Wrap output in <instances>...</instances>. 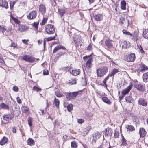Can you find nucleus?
<instances>
[{
    "mask_svg": "<svg viewBox=\"0 0 148 148\" xmlns=\"http://www.w3.org/2000/svg\"><path fill=\"white\" fill-rule=\"evenodd\" d=\"M108 68L106 66H102L98 68L97 70V75L98 77H102L107 72Z\"/></svg>",
    "mask_w": 148,
    "mask_h": 148,
    "instance_id": "1",
    "label": "nucleus"
},
{
    "mask_svg": "<svg viewBox=\"0 0 148 148\" xmlns=\"http://www.w3.org/2000/svg\"><path fill=\"white\" fill-rule=\"evenodd\" d=\"M73 40L75 45L76 46L80 45L82 44V39L81 36L79 35H75L73 37Z\"/></svg>",
    "mask_w": 148,
    "mask_h": 148,
    "instance_id": "2",
    "label": "nucleus"
},
{
    "mask_svg": "<svg viewBox=\"0 0 148 148\" xmlns=\"http://www.w3.org/2000/svg\"><path fill=\"white\" fill-rule=\"evenodd\" d=\"M83 59L84 61H86L87 59H88L86 63V67L88 69L90 68L92 66V63L93 62L92 58H90L88 56H86L83 57Z\"/></svg>",
    "mask_w": 148,
    "mask_h": 148,
    "instance_id": "3",
    "label": "nucleus"
},
{
    "mask_svg": "<svg viewBox=\"0 0 148 148\" xmlns=\"http://www.w3.org/2000/svg\"><path fill=\"white\" fill-rule=\"evenodd\" d=\"M45 31L47 34H53L55 32L54 26L51 24L47 25L45 27Z\"/></svg>",
    "mask_w": 148,
    "mask_h": 148,
    "instance_id": "4",
    "label": "nucleus"
},
{
    "mask_svg": "<svg viewBox=\"0 0 148 148\" xmlns=\"http://www.w3.org/2000/svg\"><path fill=\"white\" fill-rule=\"evenodd\" d=\"M22 60L28 62H32L35 60V58L32 56L28 55H25L22 56L21 57Z\"/></svg>",
    "mask_w": 148,
    "mask_h": 148,
    "instance_id": "5",
    "label": "nucleus"
},
{
    "mask_svg": "<svg viewBox=\"0 0 148 148\" xmlns=\"http://www.w3.org/2000/svg\"><path fill=\"white\" fill-rule=\"evenodd\" d=\"M135 55L134 53H131L125 56L124 58V60L127 62H133L135 60Z\"/></svg>",
    "mask_w": 148,
    "mask_h": 148,
    "instance_id": "6",
    "label": "nucleus"
},
{
    "mask_svg": "<svg viewBox=\"0 0 148 148\" xmlns=\"http://www.w3.org/2000/svg\"><path fill=\"white\" fill-rule=\"evenodd\" d=\"M79 92H73L72 93H67L66 95V98L69 100L75 98L78 95Z\"/></svg>",
    "mask_w": 148,
    "mask_h": 148,
    "instance_id": "7",
    "label": "nucleus"
},
{
    "mask_svg": "<svg viewBox=\"0 0 148 148\" xmlns=\"http://www.w3.org/2000/svg\"><path fill=\"white\" fill-rule=\"evenodd\" d=\"M138 103L143 106H146L147 105V100L144 98H140L138 101Z\"/></svg>",
    "mask_w": 148,
    "mask_h": 148,
    "instance_id": "8",
    "label": "nucleus"
},
{
    "mask_svg": "<svg viewBox=\"0 0 148 148\" xmlns=\"http://www.w3.org/2000/svg\"><path fill=\"white\" fill-rule=\"evenodd\" d=\"M37 16V12L35 10L32 11L30 12L28 15H27V18L29 19H34Z\"/></svg>",
    "mask_w": 148,
    "mask_h": 148,
    "instance_id": "9",
    "label": "nucleus"
},
{
    "mask_svg": "<svg viewBox=\"0 0 148 148\" xmlns=\"http://www.w3.org/2000/svg\"><path fill=\"white\" fill-rule=\"evenodd\" d=\"M132 85H130L126 88L122 90L121 92L122 95V97H123L126 95L129 92L130 90L132 88Z\"/></svg>",
    "mask_w": 148,
    "mask_h": 148,
    "instance_id": "10",
    "label": "nucleus"
},
{
    "mask_svg": "<svg viewBox=\"0 0 148 148\" xmlns=\"http://www.w3.org/2000/svg\"><path fill=\"white\" fill-rule=\"evenodd\" d=\"M139 134L140 137L141 138H143L145 136L147 132L143 128H140L139 130Z\"/></svg>",
    "mask_w": 148,
    "mask_h": 148,
    "instance_id": "11",
    "label": "nucleus"
},
{
    "mask_svg": "<svg viewBox=\"0 0 148 148\" xmlns=\"http://www.w3.org/2000/svg\"><path fill=\"white\" fill-rule=\"evenodd\" d=\"M13 116L11 114L4 115L3 116V119L6 121H9L11 120L13 118Z\"/></svg>",
    "mask_w": 148,
    "mask_h": 148,
    "instance_id": "12",
    "label": "nucleus"
},
{
    "mask_svg": "<svg viewBox=\"0 0 148 148\" xmlns=\"http://www.w3.org/2000/svg\"><path fill=\"white\" fill-rule=\"evenodd\" d=\"M94 19L97 21H101L103 18V16L102 14H98L94 16Z\"/></svg>",
    "mask_w": 148,
    "mask_h": 148,
    "instance_id": "13",
    "label": "nucleus"
},
{
    "mask_svg": "<svg viewBox=\"0 0 148 148\" xmlns=\"http://www.w3.org/2000/svg\"><path fill=\"white\" fill-rule=\"evenodd\" d=\"M2 6L6 9H7L8 7V4L5 0H1L0 1V6Z\"/></svg>",
    "mask_w": 148,
    "mask_h": 148,
    "instance_id": "14",
    "label": "nucleus"
},
{
    "mask_svg": "<svg viewBox=\"0 0 148 148\" xmlns=\"http://www.w3.org/2000/svg\"><path fill=\"white\" fill-rule=\"evenodd\" d=\"M66 50V48L63 46L61 45H57L54 49L53 51V53H55L57 52L58 50L61 49Z\"/></svg>",
    "mask_w": 148,
    "mask_h": 148,
    "instance_id": "15",
    "label": "nucleus"
},
{
    "mask_svg": "<svg viewBox=\"0 0 148 148\" xmlns=\"http://www.w3.org/2000/svg\"><path fill=\"white\" fill-rule=\"evenodd\" d=\"M106 45L109 48H111L113 47L112 41L110 40H107L105 42Z\"/></svg>",
    "mask_w": 148,
    "mask_h": 148,
    "instance_id": "16",
    "label": "nucleus"
},
{
    "mask_svg": "<svg viewBox=\"0 0 148 148\" xmlns=\"http://www.w3.org/2000/svg\"><path fill=\"white\" fill-rule=\"evenodd\" d=\"M113 132L111 128H109L108 129H106V132L105 133V136H111Z\"/></svg>",
    "mask_w": 148,
    "mask_h": 148,
    "instance_id": "17",
    "label": "nucleus"
},
{
    "mask_svg": "<svg viewBox=\"0 0 148 148\" xmlns=\"http://www.w3.org/2000/svg\"><path fill=\"white\" fill-rule=\"evenodd\" d=\"M134 86L140 91H143L144 90L143 87L141 84H135L134 85Z\"/></svg>",
    "mask_w": 148,
    "mask_h": 148,
    "instance_id": "18",
    "label": "nucleus"
},
{
    "mask_svg": "<svg viewBox=\"0 0 148 148\" xmlns=\"http://www.w3.org/2000/svg\"><path fill=\"white\" fill-rule=\"evenodd\" d=\"M121 143L120 145L121 146H126L127 145V142L126 140L124 138L123 135L122 134L121 135Z\"/></svg>",
    "mask_w": 148,
    "mask_h": 148,
    "instance_id": "19",
    "label": "nucleus"
},
{
    "mask_svg": "<svg viewBox=\"0 0 148 148\" xmlns=\"http://www.w3.org/2000/svg\"><path fill=\"white\" fill-rule=\"evenodd\" d=\"M102 99L103 102L108 104L110 105L112 103L111 101L106 97H102Z\"/></svg>",
    "mask_w": 148,
    "mask_h": 148,
    "instance_id": "20",
    "label": "nucleus"
},
{
    "mask_svg": "<svg viewBox=\"0 0 148 148\" xmlns=\"http://www.w3.org/2000/svg\"><path fill=\"white\" fill-rule=\"evenodd\" d=\"M143 79L144 82H148V72L144 73L143 74Z\"/></svg>",
    "mask_w": 148,
    "mask_h": 148,
    "instance_id": "21",
    "label": "nucleus"
},
{
    "mask_svg": "<svg viewBox=\"0 0 148 148\" xmlns=\"http://www.w3.org/2000/svg\"><path fill=\"white\" fill-rule=\"evenodd\" d=\"M80 73V70L79 69L77 70H72L71 73L73 75L76 76L79 75Z\"/></svg>",
    "mask_w": 148,
    "mask_h": 148,
    "instance_id": "22",
    "label": "nucleus"
},
{
    "mask_svg": "<svg viewBox=\"0 0 148 148\" xmlns=\"http://www.w3.org/2000/svg\"><path fill=\"white\" fill-rule=\"evenodd\" d=\"M0 108L1 109H5L9 110V106L7 105L2 103L0 104Z\"/></svg>",
    "mask_w": 148,
    "mask_h": 148,
    "instance_id": "23",
    "label": "nucleus"
},
{
    "mask_svg": "<svg viewBox=\"0 0 148 148\" xmlns=\"http://www.w3.org/2000/svg\"><path fill=\"white\" fill-rule=\"evenodd\" d=\"M8 139L7 138L4 137L3 139L1 140L0 141V144L1 145H3L5 144L8 141Z\"/></svg>",
    "mask_w": 148,
    "mask_h": 148,
    "instance_id": "24",
    "label": "nucleus"
},
{
    "mask_svg": "<svg viewBox=\"0 0 148 148\" xmlns=\"http://www.w3.org/2000/svg\"><path fill=\"white\" fill-rule=\"evenodd\" d=\"M126 101L127 103H132L133 101V99L131 96H127L125 98Z\"/></svg>",
    "mask_w": 148,
    "mask_h": 148,
    "instance_id": "25",
    "label": "nucleus"
},
{
    "mask_svg": "<svg viewBox=\"0 0 148 148\" xmlns=\"http://www.w3.org/2000/svg\"><path fill=\"white\" fill-rule=\"evenodd\" d=\"M126 128L127 131H132L135 130V128L133 126L130 125H127Z\"/></svg>",
    "mask_w": 148,
    "mask_h": 148,
    "instance_id": "26",
    "label": "nucleus"
},
{
    "mask_svg": "<svg viewBox=\"0 0 148 148\" xmlns=\"http://www.w3.org/2000/svg\"><path fill=\"white\" fill-rule=\"evenodd\" d=\"M143 36L145 39H148V29H145L143 31Z\"/></svg>",
    "mask_w": 148,
    "mask_h": 148,
    "instance_id": "27",
    "label": "nucleus"
},
{
    "mask_svg": "<svg viewBox=\"0 0 148 148\" xmlns=\"http://www.w3.org/2000/svg\"><path fill=\"white\" fill-rule=\"evenodd\" d=\"M126 1L124 0H122L121 1V9H126Z\"/></svg>",
    "mask_w": 148,
    "mask_h": 148,
    "instance_id": "28",
    "label": "nucleus"
},
{
    "mask_svg": "<svg viewBox=\"0 0 148 148\" xmlns=\"http://www.w3.org/2000/svg\"><path fill=\"white\" fill-rule=\"evenodd\" d=\"M127 42L126 40L121 41V44L122 45V47L123 49L127 47Z\"/></svg>",
    "mask_w": 148,
    "mask_h": 148,
    "instance_id": "29",
    "label": "nucleus"
},
{
    "mask_svg": "<svg viewBox=\"0 0 148 148\" xmlns=\"http://www.w3.org/2000/svg\"><path fill=\"white\" fill-rule=\"evenodd\" d=\"M119 71L118 70L116 69H114L112 71H111L109 75L111 77L118 73Z\"/></svg>",
    "mask_w": 148,
    "mask_h": 148,
    "instance_id": "30",
    "label": "nucleus"
},
{
    "mask_svg": "<svg viewBox=\"0 0 148 148\" xmlns=\"http://www.w3.org/2000/svg\"><path fill=\"white\" fill-rule=\"evenodd\" d=\"M27 144L30 145H34V140L31 138H29L27 141Z\"/></svg>",
    "mask_w": 148,
    "mask_h": 148,
    "instance_id": "31",
    "label": "nucleus"
},
{
    "mask_svg": "<svg viewBox=\"0 0 148 148\" xmlns=\"http://www.w3.org/2000/svg\"><path fill=\"white\" fill-rule=\"evenodd\" d=\"M18 27V30L21 32L24 31L26 29L24 25H19Z\"/></svg>",
    "mask_w": 148,
    "mask_h": 148,
    "instance_id": "32",
    "label": "nucleus"
},
{
    "mask_svg": "<svg viewBox=\"0 0 148 148\" xmlns=\"http://www.w3.org/2000/svg\"><path fill=\"white\" fill-rule=\"evenodd\" d=\"M10 17L14 21L15 23L17 24H19L20 23V21L16 18L13 17L11 14Z\"/></svg>",
    "mask_w": 148,
    "mask_h": 148,
    "instance_id": "33",
    "label": "nucleus"
},
{
    "mask_svg": "<svg viewBox=\"0 0 148 148\" xmlns=\"http://www.w3.org/2000/svg\"><path fill=\"white\" fill-rule=\"evenodd\" d=\"M148 69V67L145 65H142L140 66V70L141 71Z\"/></svg>",
    "mask_w": 148,
    "mask_h": 148,
    "instance_id": "34",
    "label": "nucleus"
},
{
    "mask_svg": "<svg viewBox=\"0 0 148 148\" xmlns=\"http://www.w3.org/2000/svg\"><path fill=\"white\" fill-rule=\"evenodd\" d=\"M54 102L56 107L59 106L60 104L59 101L55 97V99L54 100Z\"/></svg>",
    "mask_w": 148,
    "mask_h": 148,
    "instance_id": "35",
    "label": "nucleus"
},
{
    "mask_svg": "<svg viewBox=\"0 0 148 148\" xmlns=\"http://www.w3.org/2000/svg\"><path fill=\"white\" fill-rule=\"evenodd\" d=\"M69 83L70 84H75L76 83V80L75 79H71L69 80Z\"/></svg>",
    "mask_w": 148,
    "mask_h": 148,
    "instance_id": "36",
    "label": "nucleus"
},
{
    "mask_svg": "<svg viewBox=\"0 0 148 148\" xmlns=\"http://www.w3.org/2000/svg\"><path fill=\"white\" fill-rule=\"evenodd\" d=\"M130 38L133 40L136 41L138 39V37L136 35H133L132 34V35H130Z\"/></svg>",
    "mask_w": 148,
    "mask_h": 148,
    "instance_id": "37",
    "label": "nucleus"
},
{
    "mask_svg": "<svg viewBox=\"0 0 148 148\" xmlns=\"http://www.w3.org/2000/svg\"><path fill=\"white\" fill-rule=\"evenodd\" d=\"M72 148H77V143L75 141H73L71 143Z\"/></svg>",
    "mask_w": 148,
    "mask_h": 148,
    "instance_id": "38",
    "label": "nucleus"
},
{
    "mask_svg": "<svg viewBox=\"0 0 148 148\" xmlns=\"http://www.w3.org/2000/svg\"><path fill=\"white\" fill-rule=\"evenodd\" d=\"M39 24L38 22H34L32 24V25L36 29H38V26Z\"/></svg>",
    "mask_w": 148,
    "mask_h": 148,
    "instance_id": "39",
    "label": "nucleus"
},
{
    "mask_svg": "<svg viewBox=\"0 0 148 148\" xmlns=\"http://www.w3.org/2000/svg\"><path fill=\"white\" fill-rule=\"evenodd\" d=\"M58 13L62 17L65 13V10H58Z\"/></svg>",
    "mask_w": 148,
    "mask_h": 148,
    "instance_id": "40",
    "label": "nucleus"
},
{
    "mask_svg": "<svg viewBox=\"0 0 148 148\" xmlns=\"http://www.w3.org/2000/svg\"><path fill=\"white\" fill-rule=\"evenodd\" d=\"M137 47L139 49V51H140L141 53H144V51L143 48L140 45L137 44Z\"/></svg>",
    "mask_w": 148,
    "mask_h": 148,
    "instance_id": "41",
    "label": "nucleus"
},
{
    "mask_svg": "<svg viewBox=\"0 0 148 148\" xmlns=\"http://www.w3.org/2000/svg\"><path fill=\"white\" fill-rule=\"evenodd\" d=\"M73 105L72 104H70L68 105L67 106V108L68 110L70 112L73 109Z\"/></svg>",
    "mask_w": 148,
    "mask_h": 148,
    "instance_id": "42",
    "label": "nucleus"
},
{
    "mask_svg": "<svg viewBox=\"0 0 148 148\" xmlns=\"http://www.w3.org/2000/svg\"><path fill=\"white\" fill-rule=\"evenodd\" d=\"M32 118L30 117H29L28 119V124L30 127H31L32 125Z\"/></svg>",
    "mask_w": 148,
    "mask_h": 148,
    "instance_id": "43",
    "label": "nucleus"
},
{
    "mask_svg": "<svg viewBox=\"0 0 148 148\" xmlns=\"http://www.w3.org/2000/svg\"><path fill=\"white\" fill-rule=\"evenodd\" d=\"M23 112L24 113H27L29 110L28 108L24 106L22 108Z\"/></svg>",
    "mask_w": 148,
    "mask_h": 148,
    "instance_id": "44",
    "label": "nucleus"
},
{
    "mask_svg": "<svg viewBox=\"0 0 148 148\" xmlns=\"http://www.w3.org/2000/svg\"><path fill=\"white\" fill-rule=\"evenodd\" d=\"M123 33L125 35H132V34H131L130 32L127 31L126 30L123 29L122 31Z\"/></svg>",
    "mask_w": 148,
    "mask_h": 148,
    "instance_id": "45",
    "label": "nucleus"
},
{
    "mask_svg": "<svg viewBox=\"0 0 148 148\" xmlns=\"http://www.w3.org/2000/svg\"><path fill=\"white\" fill-rule=\"evenodd\" d=\"M33 90L34 91H36L37 92L40 91L41 90V88H38L36 86H34L33 87Z\"/></svg>",
    "mask_w": 148,
    "mask_h": 148,
    "instance_id": "46",
    "label": "nucleus"
},
{
    "mask_svg": "<svg viewBox=\"0 0 148 148\" xmlns=\"http://www.w3.org/2000/svg\"><path fill=\"white\" fill-rule=\"evenodd\" d=\"M125 21V18L123 17H121L120 19L119 23L121 24H123Z\"/></svg>",
    "mask_w": 148,
    "mask_h": 148,
    "instance_id": "47",
    "label": "nucleus"
},
{
    "mask_svg": "<svg viewBox=\"0 0 148 148\" xmlns=\"http://www.w3.org/2000/svg\"><path fill=\"white\" fill-rule=\"evenodd\" d=\"M55 36L51 37H48L47 38H45L46 39L47 41H51L53 40H54L55 39Z\"/></svg>",
    "mask_w": 148,
    "mask_h": 148,
    "instance_id": "48",
    "label": "nucleus"
},
{
    "mask_svg": "<svg viewBox=\"0 0 148 148\" xmlns=\"http://www.w3.org/2000/svg\"><path fill=\"white\" fill-rule=\"evenodd\" d=\"M13 90L15 92H18L19 91L18 87L16 86H14L12 88Z\"/></svg>",
    "mask_w": 148,
    "mask_h": 148,
    "instance_id": "49",
    "label": "nucleus"
},
{
    "mask_svg": "<svg viewBox=\"0 0 148 148\" xmlns=\"http://www.w3.org/2000/svg\"><path fill=\"white\" fill-rule=\"evenodd\" d=\"M15 2H16L15 1H11L10 2V5L11 9H12L13 8Z\"/></svg>",
    "mask_w": 148,
    "mask_h": 148,
    "instance_id": "50",
    "label": "nucleus"
},
{
    "mask_svg": "<svg viewBox=\"0 0 148 148\" xmlns=\"http://www.w3.org/2000/svg\"><path fill=\"white\" fill-rule=\"evenodd\" d=\"M95 138L96 139H97V138H99L101 137V134L98 133V132H97L95 134Z\"/></svg>",
    "mask_w": 148,
    "mask_h": 148,
    "instance_id": "51",
    "label": "nucleus"
},
{
    "mask_svg": "<svg viewBox=\"0 0 148 148\" xmlns=\"http://www.w3.org/2000/svg\"><path fill=\"white\" fill-rule=\"evenodd\" d=\"M47 20V18H44L42 21V23H40V24L42 25H44L46 23Z\"/></svg>",
    "mask_w": 148,
    "mask_h": 148,
    "instance_id": "52",
    "label": "nucleus"
},
{
    "mask_svg": "<svg viewBox=\"0 0 148 148\" xmlns=\"http://www.w3.org/2000/svg\"><path fill=\"white\" fill-rule=\"evenodd\" d=\"M119 136V132H115L114 134V136L115 138H118Z\"/></svg>",
    "mask_w": 148,
    "mask_h": 148,
    "instance_id": "53",
    "label": "nucleus"
},
{
    "mask_svg": "<svg viewBox=\"0 0 148 148\" xmlns=\"http://www.w3.org/2000/svg\"><path fill=\"white\" fill-rule=\"evenodd\" d=\"M84 122V120L82 119H78L77 122L79 123L82 124Z\"/></svg>",
    "mask_w": 148,
    "mask_h": 148,
    "instance_id": "54",
    "label": "nucleus"
},
{
    "mask_svg": "<svg viewBox=\"0 0 148 148\" xmlns=\"http://www.w3.org/2000/svg\"><path fill=\"white\" fill-rule=\"evenodd\" d=\"M109 75H108V76H107V77H105L103 80L102 81V82L104 84H105V83H106V82H107V79H108L109 77Z\"/></svg>",
    "mask_w": 148,
    "mask_h": 148,
    "instance_id": "55",
    "label": "nucleus"
},
{
    "mask_svg": "<svg viewBox=\"0 0 148 148\" xmlns=\"http://www.w3.org/2000/svg\"><path fill=\"white\" fill-rule=\"evenodd\" d=\"M39 9H45V7L44 5L41 4L39 6Z\"/></svg>",
    "mask_w": 148,
    "mask_h": 148,
    "instance_id": "56",
    "label": "nucleus"
},
{
    "mask_svg": "<svg viewBox=\"0 0 148 148\" xmlns=\"http://www.w3.org/2000/svg\"><path fill=\"white\" fill-rule=\"evenodd\" d=\"M0 29L1 31L3 33H4L5 32L6 30V29L5 28V27H1V28Z\"/></svg>",
    "mask_w": 148,
    "mask_h": 148,
    "instance_id": "57",
    "label": "nucleus"
},
{
    "mask_svg": "<svg viewBox=\"0 0 148 148\" xmlns=\"http://www.w3.org/2000/svg\"><path fill=\"white\" fill-rule=\"evenodd\" d=\"M17 101V102L19 103H22V101L20 98L18 97L16 98Z\"/></svg>",
    "mask_w": 148,
    "mask_h": 148,
    "instance_id": "58",
    "label": "nucleus"
},
{
    "mask_svg": "<svg viewBox=\"0 0 148 148\" xmlns=\"http://www.w3.org/2000/svg\"><path fill=\"white\" fill-rule=\"evenodd\" d=\"M92 48V46L91 44H90L87 47V49L88 51H90L91 50Z\"/></svg>",
    "mask_w": 148,
    "mask_h": 148,
    "instance_id": "59",
    "label": "nucleus"
},
{
    "mask_svg": "<svg viewBox=\"0 0 148 148\" xmlns=\"http://www.w3.org/2000/svg\"><path fill=\"white\" fill-rule=\"evenodd\" d=\"M51 2L53 6H55L56 5V3L54 0H51Z\"/></svg>",
    "mask_w": 148,
    "mask_h": 148,
    "instance_id": "60",
    "label": "nucleus"
},
{
    "mask_svg": "<svg viewBox=\"0 0 148 148\" xmlns=\"http://www.w3.org/2000/svg\"><path fill=\"white\" fill-rule=\"evenodd\" d=\"M43 73L44 75H47L49 74V72L47 70H44L43 72Z\"/></svg>",
    "mask_w": 148,
    "mask_h": 148,
    "instance_id": "61",
    "label": "nucleus"
},
{
    "mask_svg": "<svg viewBox=\"0 0 148 148\" xmlns=\"http://www.w3.org/2000/svg\"><path fill=\"white\" fill-rule=\"evenodd\" d=\"M56 95L58 97H60L62 96V95L61 93H56Z\"/></svg>",
    "mask_w": 148,
    "mask_h": 148,
    "instance_id": "62",
    "label": "nucleus"
},
{
    "mask_svg": "<svg viewBox=\"0 0 148 148\" xmlns=\"http://www.w3.org/2000/svg\"><path fill=\"white\" fill-rule=\"evenodd\" d=\"M17 44L14 43H13L11 44V47H17Z\"/></svg>",
    "mask_w": 148,
    "mask_h": 148,
    "instance_id": "63",
    "label": "nucleus"
},
{
    "mask_svg": "<svg viewBox=\"0 0 148 148\" xmlns=\"http://www.w3.org/2000/svg\"><path fill=\"white\" fill-rule=\"evenodd\" d=\"M12 132L14 133H16V127H14L12 128Z\"/></svg>",
    "mask_w": 148,
    "mask_h": 148,
    "instance_id": "64",
    "label": "nucleus"
}]
</instances>
